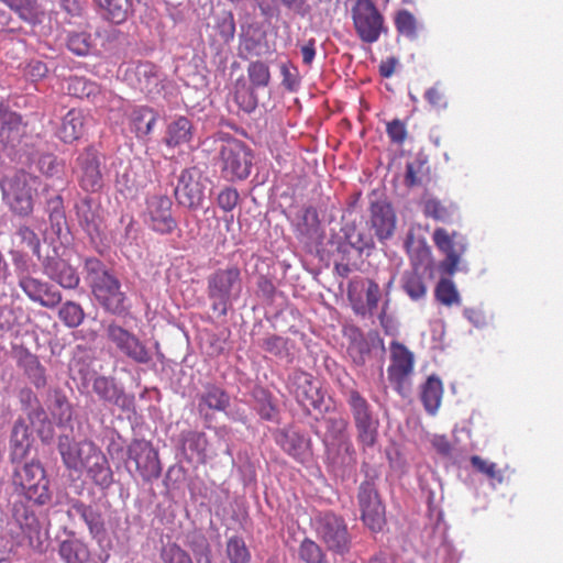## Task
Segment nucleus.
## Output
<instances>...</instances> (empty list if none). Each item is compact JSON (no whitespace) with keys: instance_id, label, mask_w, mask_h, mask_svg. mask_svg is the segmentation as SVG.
<instances>
[{"instance_id":"36","label":"nucleus","mask_w":563,"mask_h":563,"mask_svg":"<svg viewBox=\"0 0 563 563\" xmlns=\"http://www.w3.org/2000/svg\"><path fill=\"white\" fill-rule=\"evenodd\" d=\"M68 538L58 542L57 553L64 563H88L90 550L88 544L77 538L74 531H66Z\"/></svg>"},{"instance_id":"30","label":"nucleus","mask_w":563,"mask_h":563,"mask_svg":"<svg viewBox=\"0 0 563 563\" xmlns=\"http://www.w3.org/2000/svg\"><path fill=\"white\" fill-rule=\"evenodd\" d=\"M391 364L388 367V376L391 383L396 385V389L400 390V385L413 369V354L397 341L390 344Z\"/></svg>"},{"instance_id":"58","label":"nucleus","mask_w":563,"mask_h":563,"mask_svg":"<svg viewBox=\"0 0 563 563\" xmlns=\"http://www.w3.org/2000/svg\"><path fill=\"white\" fill-rule=\"evenodd\" d=\"M347 353L357 366H363L366 362V356L371 353V344L362 332L357 333L351 340L347 347Z\"/></svg>"},{"instance_id":"13","label":"nucleus","mask_w":563,"mask_h":563,"mask_svg":"<svg viewBox=\"0 0 563 563\" xmlns=\"http://www.w3.org/2000/svg\"><path fill=\"white\" fill-rule=\"evenodd\" d=\"M104 332L108 341L121 355L140 365H150L153 362V353L146 343L118 322L110 321Z\"/></svg>"},{"instance_id":"23","label":"nucleus","mask_w":563,"mask_h":563,"mask_svg":"<svg viewBox=\"0 0 563 563\" xmlns=\"http://www.w3.org/2000/svg\"><path fill=\"white\" fill-rule=\"evenodd\" d=\"M433 241L437 247L445 254V258L441 261L435 271H440L444 275H453L457 269L462 254L466 250V242L462 234L449 232L443 228H438L433 232Z\"/></svg>"},{"instance_id":"64","label":"nucleus","mask_w":563,"mask_h":563,"mask_svg":"<svg viewBox=\"0 0 563 563\" xmlns=\"http://www.w3.org/2000/svg\"><path fill=\"white\" fill-rule=\"evenodd\" d=\"M159 556L164 563H194L188 552L175 542L163 545Z\"/></svg>"},{"instance_id":"17","label":"nucleus","mask_w":563,"mask_h":563,"mask_svg":"<svg viewBox=\"0 0 563 563\" xmlns=\"http://www.w3.org/2000/svg\"><path fill=\"white\" fill-rule=\"evenodd\" d=\"M57 450L65 467L76 473H81L93 456L101 451L92 441H75L69 434L58 437Z\"/></svg>"},{"instance_id":"19","label":"nucleus","mask_w":563,"mask_h":563,"mask_svg":"<svg viewBox=\"0 0 563 563\" xmlns=\"http://www.w3.org/2000/svg\"><path fill=\"white\" fill-rule=\"evenodd\" d=\"M68 504L67 516H78L86 525L90 537L102 541L107 536L106 505L96 500L86 503L80 498H71Z\"/></svg>"},{"instance_id":"25","label":"nucleus","mask_w":563,"mask_h":563,"mask_svg":"<svg viewBox=\"0 0 563 563\" xmlns=\"http://www.w3.org/2000/svg\"><path fill=\"white\" fill-rule=\"evenodd\" d=\"M297 239L312 252L319 251V246L324 239V230L321 227L319 214L313 206L303 207L298 216L296 223Z\"/></svg>"},{"instance_id":"48","label":"nucleus","mask_w":563,"mask_h":563,"mask_svg":"<svg viewBox=\"0 0 563 563\" xmlns=\"http://www.w3.org/2000/svg\"><path fill=\"white\" fill-rule=\"evenodd\" d=\"M132 73L136 79V87L142 91H152L153 86L159 81V67L152 62H139Z\"/></svg>"},{"instance_id":"41","label":"nucleus","mask_w":563,"mask_h":563,"mask_svg":"<svg viewBox=\"0 0 563 563\" xmlns=\"http://www.w3.org/2000/svg\"><path fill=\"white\" fill-rule=\"evenodd\" d=\"M340 239L353 247L356 257H362L364 251H372L375 247V242L372 234L360 230L355 223H347L338 233ZM369 255V252H367Z\"/></svg>"},{"instance_id":"1","label":"nucleus","mask_w":563,"mask_h":563,"mask_svg":"<svg viewBox=\"0 0 563 563\" xmlns=\"http://www.w3.org/2000/svg\"><path fill=\"white\" fill-rule=\"evenodd\" d=\"M84 273L85 280L98 307L106 313L118 318L130 314L129 297L113 268L91 256L85 258Z\"/></svg>"},{"instance_id":"62","label":"nucleus","mask_w":563,"mask_h":563,"mask_svg":"<svg viewBox=\"0 0 563 563\" xmlns=\"http://www.w3.org/2000/svg\"><path fill=\"white\" fill-rule=\"evenodd\" d=\"M289 339L283 338L277 334H271L262 340L260 343V346L273 354L274 356H277L279 358H285L290 355V351L288 347Z\"/></svg>"},{"instance_id":"42","label":"nucleus","mask_w":563,"mask_h":563,"mask_svg":"<svg viewBox=\"0 0 563 563\" xmlns=\"http://www.w3.org/2000/svg\"><path fill=\"white\" fill-rule=\"evenodd\" d=\"M192 136V122L187 117L179 115L167 125L163 143L174 148L189 143Z\"/></svg>"},{"instance_id":"50","label":"nucleus","mask_w":563,"mask_h":563,"mask_svg":"<svg viewBox=\"0 0 563 563\" xmlns=\"http://www.w3.org/2000/svg\"><path fill=\"white\" fill-rule=\"evenodd\" d=\"M234 101L246 113L253 112L258 104L256 88L249 85L243 77L235 82Z\"/></svg>"},{"instance_id":"10","label":"nucleus","mask_w":563,"mask_h":563,"mask_svg":"<svg viewBox=\"0 0 563 563\" xmlns=\"http://www.w3.org/2000/svg\"><path fill=\"white\" fill-rule=\"evenodd\" d=\"M435 277V263L429 247L419 250L411 261V269L405 271L400 278L401 289L408 297L418 301L426 297L428 286L426 279Z\"/></svg>"},{"instance_id":"11","label":"nucleus","mask_w":563,"mask_h":563,"mask_svg":"<svg viewBox=\"0 0 563 563\" xmlns=\"http://www.w3.org/2000/svg\"><path fill=\"white\" fill-rule=\"evenodd\" d=\"M221 172L230 181L244 180L251 175L254 153L243 141L231 137L219 151Z\"/></svg>"},{"instance_id":"15","label":"nucleus","mask_w":563,"mask_h":563,"mask_svg":"<svg viewBox=\"0 0 563 563\" xmlns=\"http://www.w3.org/2000/svg\"><path fill=\"white\" fill-rule=\"evenodd\" d=\"M316 531L329 551L339 555L350 552L351 536L341 516L330 511L320 515L316 520Z\"/></svg>"},{"instance_id":"6","label":"nucleus","mask_w":563,"mask_h":563,"mask_svg":"<svg viewBox=\"0 0 563 563\" xmlns=\"http://www.w3.org/2000/svg\"><path fill=\"white\" fill-rule=\"evenodd\" d=\"M123 466L133 478L152 483L162 475V462L158 450L151 441L134 438L126 445Z\"/></svg>"},{"instance_id":"4","label":"nucleus","mask_w":563,"mask_h":563,"mask_svg":"<svg viewBox=\"0 0 563 563\" xmlns=\"http://www.w3.org/2000/svg\"><path fill=\"white\" fill-rule=\"evenodd\" d=\"M37 186V177L23 169L15 170L0 180L4 203L14 216L22 219L31 217L34 211L38 196Z\"/></svg>"},{"instance_id":"57","label":"nucleus","mask_w":563,"mask_h":563,"mask_svg":"<svg viewBox=\"0 0 563 563\" xmlns=\"http://www.w3.org/2000/svg\"><path fill=\"white\" fill-rule=\"evenodd\" d=\"M455 211L456 207L453 203L445 206L435 198L428 199L424 202V214L438 221L451 222Z\"/></svg>"},{"instance_id":"3","label":"nucleus","mask_w":563,"mask_h":563,"mask_svg":"<svg viewBox=\"0 0 563 563\" xmlns=\"http://www.w3.org/2000/svg\"><path fill=\"white\" fill-rule=\"evenodd\" d=\"M243 290L242 271L236 264L219 267L207 277V296L211 310L225 317Z\"/></svg>"},{"instance_id":"52","label":"nucleus","mask_w":563,"mask_h":563,"mask_svg":"<svg viewBox=\"0 0 563 563\" xmlns=\"http://www.w3.org/2000/svg\"><path fill=\"white\" fill-rule=\"evenodd\" d=\"M339 448L344 451L346 455L342 459V463L338 464L335 461L333 462V472L336 477H341L344 479L346 476L351 474V472L354 468V465L356 463V452L352 444V442L349 440V437L345 438L343 441H339Z\"/></svg>"},{"instance_id":"27","label":"nucleus","mask_w":563,"mask_h":563,"mask_svg":"<svg viewBox=\"0 0 563 563\" xmlns=\"http://www.w3.org/2000/svg\"><path fill=\"white\" fill-rule=\"evenodd\" d=\"M35 439L27 424L19 416L12 423L9 433V463L20 464L27 460L34 448Z\"/></svg>"},{"instance_id":"8","label":"nucleus","mask_w":563,"mask_h":563,"mask_svg":"<svg viewBox=\"0 0 563 563\" xmlns=\"http://www.w3.org/2000/svg\"><path fill=\"white\" fill-rule=\"evenodd\" d=\"M174 196L178 206L189 211L205 208L212 191L211 179L196 166L185 168L177 179Z\"/></svg>"},{"instance_id":"63","label":"nucleus","mask_w":563,"mask_h":563,"mask_svg":"<svg viewBox=\"0 0 563 563\" xmlns=\"http://www.w3.org/2000/svg\"><path fill=\"white\" fill-rule=\"evenodd\" d=\"M299 558L305 563H327L321 547L313 540L306 538L299 547Z\"/></svg>"},{"instance_id":"61","label":"nucleus","mask_w":563,"mask_h":563,"mask_svg":"<svg viewBox=\"0 0 563 563\" xmlns=\"http://www.w3.org/2000/svg\"><path fill=\"white\" fill-rule=\"evenodd\" d=\"M16 398L24 416L44 408L36 393L29 386L21 387L18 390Z\"/></svg>"},{"instance_id":"16","label":"nucleus","mask_w":563,"mask_h":563,"mask_svg":"<svg viewBox=\"0 0 563 563\" xmlns=\"http://www.w3.org/2000/svg\"><path fill=\"white\" fill-rule=\"evenodd\" d=\"M352 18L358 37L365 43H374L382 32H387L384 16L373 0H357L352 8Z\"/></svg>"},{"instance_id":"34","label":"nucleus","mask_w":563,"mask_h":563,"mask_svg":"<svg viewBox=\"0 0 563 563\" xmlns=\"http://www.w3.org/2000/svg\"><path fill=\"white\" fill-rule=\"evenodd\" d=\"M25 124L15 112L0 113V143L5 150L14 151L25 136Z\"/></svg>"},{"instance_id":"5","label":"nucleus","mask_w":563,"mask_h":563,"mask_svg":"<svg viewBox=\"0 0 563 563\" xmlns=\"http://www.w3.org/2000/svg\"><path fill=\"white\" fill-rule=\"evenodd\" d=\"M342 395L353 418L357 442L363 450L374 448L378 441V416L368 400L354 387L343 386Z\"/></svg>"},{"instance_id":"49","label":"nucleus","mask_w":563,"mask_h":563,"mask_svg":"<svg viewBox=\"0 0 563 563\" xmlns=\"http://www.w3.org/2000/svg\"><path fill=\"white\" fill-rule=\"evenodd\" d=\"M184 543L191 550L198 563H200L201 560H203L205 563H212L211 545L202 531H188L185 534Z\"/></svg>"},{"instance_id":"51","label":"nucleus","mask_w":563,"mask_h":563,"mask_svg":"<svg viewBox=\"0 0 563 563\" xmlns=\"http://www.w3.org/2000/svg\"><path fill=\"white\" fill-rule=\"evenodd\" d=\"M225 555L230 563H251V552L241 536H232L225 544Z\"/></svg>"},{"instance_id":"60","label":"nucleus","mask_w":563,"mask_h":563,"mask_svg":"<svg viewBox=\"0 0 563 563\" xmlns=\"http://www.w3.org/2000/svg\"><path fill=\"white\" fill-rule=\"evenodd\" d=\"M67 90L69 95L84 99L96 96L99 92V87L84 77L75 76L69 78Z\"/></svg>"},{"instance_id":"47","label":"nucleus","mask_w":563,"mask_h":563,"mask_svg":"<svg viewBox=\"0 0 563 563\" xmlns=\"http://www.w3.org/2000/svg\"><path fill=\"white\" fill-rule=\"evenodd\" d=\"M158 112L147 106L136 107L131 112V121L137 137H144L152 133Z\"/></svg>"},{"instance_id":"46","label":"nucleus","mask_w":563,"mask_h":563,"mask_svg":"<svg viewBox=\"0 0 563 563\" xmlns=\"http://www.w3.org/2000/svg\"><path fill=\"white\" fill-rule=\"evenodd\" d=\"M443 386L441 379L437 375H431L421 386L420 399L426 411L434 415L441 404Z\"/></svg>"},{"instance_id":"26","label":"nucleus","mask_w":563,"mask_h":563,"mask_svg":"<svg viewBox=\"0 0 563 563\" xmlns=\"http://www.w3.org/2000/svg\"><path fill=\"white\" fill-rule=\"evenodd\" d=\"M54 253H56L54 251ZM41 266L44 275L51 282L58 284L64 289H76L80 283L77 269L70 263L57 254L42 257Z\"/></svg>"},{"instance_id":"56","label":"nucleus","mask_w":563,"mask_h":563,"mask_svg":"<svg viewBox=\"0 0 563 563\" xmlns=\"http://www.w3.org/2000/svg\"><path fill=\"white\" fill-rule=\"evenodd\" d=\"M247 76L252 87L265 88L271 82V70L268 65L263 60L251 62L247 66Z\"/></svg>"},{"instance_id":"24","label":"nucleus","mask_w":563,"mask_h":563,"mask_svg":"<svg viewBox=\"0 0 563 563\" xmlns=\"http://www.w3.org/2000/svg\"><path fill=\"white\" fill-rule=\"evenodd\" d=\"M357 503L364 525L374 532L382 531L386 523V517L385 506L377 487H371L368 483L360 484Z\"/></svg>"},{"instance_id":"33","label":"nucleus","mask_w":563,"mask_h":563,"mask_svg":"<svg viewBox=\"0 0 563 563\" xmlns=\"http://www.w3.org/2000/svg\"><path fill=\"white\" fill-rule=\"evenodd\" d=\"M16 365L35 389L40 390L47 386L46 367L40 362L38 356L26 347L21 346L16 351Z\"/></svg>"},{"instance_id":"38","label":"nucleus","mask_w":563,"mask_h":563,"mask_svg":"<svg viewBox=\"0 0 563 563\" xmlns=\"http://www.w3.org/2000/svg\"><path fill=\"white\" fill-rule=\"evenodd\" d=\"M253 409L264 421L279 422L280 410L274 395L265 387L255 385L251 390Z\"/></svg>"},{"instance_id":"44","label":"nucleus","mask_w":563,"mask_h":563,"mask_svg":"<svg viewBox=\"0 0 563 563\" xmlns=\"http://www.w3.org/2000/svg\"><path fill=\"white\" fill-rule=\"evenodd\" d=\"M46 402L52 415L59 422H68L73 418V406L63 388L49 387L46 393Z\"/></svg>"},{"instance_id":"40","label":"nucleus","mask_w":563,"mask_h":563,"mask_svg":"<svg viewBox=\"0 0 563 563\" xmlns=\"http://www.w3.org/2000/svg\"><path fill=\"white\" fill-rule=\"evenodd\" d=\"M84 470L92 483L101 490L109 489L114 483L113 472L102 451L98 452Z\"/></svg>"},{"instance_id":"2","label":"nucleus","mask_w":563,"mask_h":563,"mask_svg":"<svg viewBox=\"0 0 563 563\" xmlns=\"http://www.w3.org/2000/svg\"><path fill=\"white\" fill-rule=\"evenodd\" d=\"M13 492L35 507L51 506L54 497L51 479L40 461L33 457L20 464H10Z\"/></svg>"},{"instance_id":"7","label":"nucleus","mask_w":563,"mask_h":563,"mask_svg":"<svg viewBox=\"0 0 563 563\" xmlns=\"http://www.w3.org/2000/svg\"><path fill=\"white\" fill-rule=\"evenodd\" d=\"M286 388L306 416H311L312 411H329V407L325 406V390L310 373L294 369L287 377Z\"/></svg>"},{"instance_id":"14","label":"nucleus","mask_w":563,"mask_h":563,"mask_svg":"<svg viewBox=\"0 0 563 563\" xmlns=\"http://www.w3.org/2000/svg\"><path fill=\"white\" fill-rule=\"evenodd\" d=\"M213 31L209 35V49L212 54V62L218 69L224 70L230 54L229 45L233 41L236 24L235 18L231 10H222L213 16Z\"/></svg>"},{"instance_id":"55","label":"nucleus","mask_w":563,"mask_h":563,"mask_svg":"<svg viewBox=\"0 0 563 563\" xmlns=\"http://www.w3.org/2000/svg\"><path fill=\"white\" fill-rule=\"evenodd\" d=\"M434 297L437 301L444 306L460 305L461 297L454 285V283L449 278H441L435 288H434Z\"/></svg>"},{"instance_id":"32","label":"nucleus","mask_w":563,"mask_h":563,"mask_svg":"<svg viewBox=\"0 0 563 563\" xmlns=\"http://www.w3.org/2000/svg\"><path fill=\"white\" fill-rule=\"evenodd\" d=\"M177 446L188 462H207L208 438L205 432L190 429L181 431Z\"/></svg>"},{"instance_id":"53","label":"nucleus","mask_w":563,"mask_h":563,"mask_svg":"<svg viewBox=\"0 0 563 563\" xmlns=\"http://www.w3.org/2000/svg\"><path fill=\"white\" fill-rule=\"evenodd\" d=\"M58 317L66 327L74 329L82 323L85 311L78 302L68 300L60 306Z\"/></svg>"},{"instance_id":"18","label":"nucleus","mask_w":563,"mask_h":563,"mask_svg":"<svg viewBox=\"0 0 563 563\" xmlns=\"http://www.w3.org/2000/svg\"><path fill=\"white\" fill-rule=\"evenodd\" d=\"M145 205V223L152 231L168 235L177 229L178 223L173 216V201L167 195L147 196Z\"/></svg>"},{"instance_id":"21","label":"nucleus","mask_w":563,"mask_h":563,"mask_svg":"<svg viewBox=\"0 0 563 563\" xmlns=\"http://www.w3.org/2000/svg\"><path fill=\"white\" fill-rule=\"evenodd\" d=\"M397 218L391 203L376 191L369 194V225L379 242L390 240L396 231Z\"/></svg>"},{"instance_id":"39","label":"nucleus","mask_w":563,"mask_h":563,"mask_svg":"<svg viewBox=\"0 0 563 563\" xmlns=\"http://www.w3.org/2000/svg\"><path fill=\"white\" fill-rule=\"evenodd\" d=\"M11 11H13L21 21L31 25H41L45 18L46 11L38 0H0Z\"/></svg>"},{"instance_id":"43","label":"nucleus","mask_w":563,"mask_h":563,"mask_svg":"<svg viewBox=\"0 0 563 563\" xmlns=\"http://www.w3.org/2000/svg\"><path fill=\"white\" fill-rule=\"evenodd\" d=\"M30 431L35 432L43 444H49L55 434V428L45 408L27 416H22Z\"/></svg>"},{"instance_id":"35","label":"nucleus","mask_w":563,"mask_h":563,"mask_svg":"<svg viewBox=\"0 0 563 563\" xmlns=\"http://www.w3.org/2000/svg\"><path fill=\"white\" fill-rule=\"evenodd\" d=\"M87 131V115L79 109L69 110L56 130V136L65 144L79 141Z\"/></svg>"},{"instance_id":"31","label":"nucleus","mask_w":563,"mask_h":563,"mask_svg":"<svg viewBox=\"0 0 563 563\" xmlns=\"http://www.w3.org/2000/svg\"><path fill=\"white\" fill-rule=\"evenodd\" d=\"M13 517L19 523L21 530L29 539V544L33 550L43 551L42 525L35 512L23 504L13 505Z\"/></svg>"},{"instance_id":"12","label":"nucleus","mask_w":563,"mask_h":563,"mask_svg":"<svg viewBox=\"0 0 563 563\" xmlns=\"http://www.w3.org/2000/svg\"><path fill=\"white\" fill-rule=\"evenodd\" d=\"M74 211L77 223L89 239V242L98 246L104 239V214L100 201L90 195H78Z\"/></svg>"},{"instance_id":"45","label":"nucleus","mask_w":563,"mask_h":563,"mask_svg":"<svg viewBox=\"0 0 563 563\" xmlns=\"http://www.w3.org/2000/svg\"><path fill=\"white\" fill-rule=\"evenodd\" d=\"M198 399L200 413L205 407L217 411H225L230 406V395L214 384H207L203 391L198 395Z\"/></svg>"},{"instance_id":"22","label":"nucleus","mask_w":563,"mask_h":563,"mask_svg":"<svg viewBox=\"0 0 563 563\" xmlns=\"http://www.w3.org/2000/svg\"><path fill=\"white\" fill-rule=\"evenodd\" d=\"M92 390L103 404L123 412H135V396L126 393L115 377L95 374Z\"/></svg>"},{"instance_id":"29","label":"nucleus","mask_w":563,"mask_h":563,"mask_svg":"<svg viewBox=\"0 0 563 563\" xmlns=\"http://www.w3.org/2000/svg\"><path fill=\"white\" fill-rule=\"evenodd\" d=\"M119 34L117 30H97L95 38L92 34L86 31H70L66 36V46L75 55L85 57L97 55L100 51L97 47L96 38L104 37L109 43L114 41Z\"/></svg>"},{"instance_id":"20","label":"nucleus","mask_w":563,"mask_h":563,"mask_svg":"<svg viewBox=\"0 0 563 563\" xmlns=\"http://www.w3.org/2000/svg\"><path fill=\"white\" fill-rule=\"evenodd\" d=\"M273 439L284 453L298 463L305 464L313 455L311 438L292 424L274 430Z\"/></svg>"},{"instance_id":"28","label":"nucleus","mask_w":563,"mask_h":563,"mask_svg":"<svg viewBox=\"0 0 563 563\" xmlns=\"http://www.w3.org/2000/svg\"><path fill=\"white\" fill-rule=\"evenodd\" d=\"M18 284L30 300L42 307L54 309L63 300L62 292L53 284L34 277L32 274L22 277Z\"/></svg>"},{"instance_id":"9","label":"nucleus","mask_w":563,"mask_h":563,"mask_svg":"<svg viewBox=\"0 0 563 563\" xmlns=\"http://www.w3.org/2000/svg\"><path fill=\"white\" fill-rule=\"evenodd\" d=\"M103 156L93 146H86L75 158L73 173L85 195L99 194L106 185Z\"/></svg>"},{"instance_id":"37","label":"nucleus","mask_w":563,"mask_h":563,"mask_svg":"<svg viewBox=\"0 0 563 563\" xmlns=\"http://www.w3.org/2000/svg\"><path fill=\"white\" fill-rule=\"evenodd\" d=\"M97 12L112 24L120 25L134 14L132 0H93Z\"/></svg>"},{"instance_id":"59","label":"nucleus","mask_w":563,"mask_h":563,"mask_svg":"<svg viewBox=\"0 0 563 563\" xmlns=\"http://www.w3.org/2000/svg\"><path fill=\"white\" fill-rule=\"evenodd\" d=\"M325 424V435L331 440L339 442L347 438L349 421L346 418L335 415L322 418Z\"/></svg>"},{"instance_id":"54","label":"nucleus","mask_w":563,"mask_h":563,"mask_svg":"<svg viewBox=\"0 0 563 563\" xmlns=\"http://www.w3.org/2000/svg\"><path fill=\"white\" fill-rule=\"evenodd\" d=\"M106 451L111 460L124 463L126 457V440L115 429H109L106 433Z\"/></svg>"}]
</instances>
